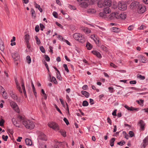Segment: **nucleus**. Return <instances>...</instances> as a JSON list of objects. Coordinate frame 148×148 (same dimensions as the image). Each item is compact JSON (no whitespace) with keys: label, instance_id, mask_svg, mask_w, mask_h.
<instances>
[{"label":"nucleus","instance_id":"19","mask_svg":"<svg viewBox=\"0 0 148 148\" xmlns=\"http://www.w3.org/2000/svg\"><path fill=\"white\" fill-rule=\"evenodd\" d=\"M139 123L140 125V128L142 130H144L145 123L144 121L142 120H140L139 122Z\"/></svg>","mask_w":148,"mask_h":148},{"label":"nucleus","instance_id":"7","mask_svg":"<svg viewBox=\"0 0 148 148\" xmlns=\"http://www.w3.org/2000/svg\"><path fill=\"white\" fill-rule=\"evenodd\" d=\"M146 9L145 6L140 4L138 6V7L137 8V10L138 13H143L145 12Z\"/></svg>","mask_w":148,"mask_h":148},{"label":"nucleus","instance_id":"3","mask_svg":"<svg viewBox=\"0 0 148 148\" xmlns=\"http://www.w3.org/2000/svg\"><path fill=\"white\" fill-rule=\"evenodd\" d=\"M12 56L14 61L17 62L15 63L17 64L20 61V58L18 53L17 51H15L12 53Z\"/></svg>","mask_w":148,"mask_h":148},{"label":"nucleus","instance_id":"46","mask_svg":"<svg viewBox=\"0 0 148 148\" xmlns=\"http://www.w3.org/2000/svg\"><path fill=\"white\" fill-rule=\"evenodd\" d=\"M143 100L142 99H140L139 100H137L136 101V102L140 105H141V104H143Z\"/></svg>","mask_w":148,"mask_h":148},{"label":"nucleus","instance_id":"16","mask_svg":"<svg viewBox=\"0 0 148 148\" xmlns=\"http://www.w3.org/2000/svg\"><path fill=\"white\" fill-rule=\"evenodd\" d=\"M81 30L86 33H89L91 32L90 29L86 27H82Z\"/></svg>","mask_w":148,"mask_h":148},{"label":"nucleus","instance_id":"1","mask_svg":"<svg viewBox=\"0 0 148 148\" xmlns=\"http://www.w3.org/2000/svg\"><path fill=\"white\" fill-rule=\"evenodd\" d=\"M23 125L27 129H33L35 125L34 123L30 120L24 119L22 122Z\"/></svg>","mask_w":148,"mask_h":148},{"label":"nucleus","instance_id":"34","mask_svg":"<svg viewBox=\"0 0 148 148\" xmlns=\"http://www.w3.org/2000/svg\"><path fill=\"white\" fill-rule=\"evenodd\" d=\"M115 140V138H112L111 140H110V145L111 147H112L114 145V142Z\"/></svg>","mask_w":148,"mask_h":148},{"label":"nucleus","instance_id":"35","mask_svg":"<svg viewBox=\"0 0 148 148\" xmlns=\"http://www.w3.org/2000/svg\"><path fill=\"white\" fill-rule=\"evenodd\" d=\"M26 60L27 62L29 64L31 63V60L30 56H28L26 57Z\"/></svg>","mask_w":148,"mask_h":148},{"label":"nucleus","instance_id":"22","mask_svg":"<svg viewBox=\"0 0 148 148\" xmlns=\"http://www.w3.org/2000/svg\"><path fill=\"white\" fill-rule=\"evenodd\" d=\"M81 93L83 95L85 96L86 97L88 98L89 97L90 94L89 93L85 91H82Z\"/></svg>","mask_w":148,"mask_h":148},{"label":"nucleus","instance_id":"43","mask_svg":"<svg viewBox=\"0 0 148 148\" xmlns=\"http://www.w3.org/2000/svg\"><path fill=\"white\" fill-rule=\"evenodd\" d=\"M137 77L138 78L142 80H144L145 78L144 76H142L140 74H138L137 75Z\"/></svg>","mask_w":148,"mask_h":148},{"label":"nucleus","instance_id":"51","mask_svg":"<svg viewBox=\"0 0 148 148\" xmlns=\"http://www.w3.org/2000/svg\"><path fill=\"white\" fill-rule=\"evenodd\" d=\"M110 65L111 66L113 67L114 68H115V69L117 68V66H116V65L114 64H113L112 62H111L110 63Z\"/></svg>","mask_w":148,"mask_h":148},{"label":"nucleus","instance_id":"44","mask_svg":"<svg viewBox=\"0 0 148 148\" xmlns=\"http://www.w3.org/2000/svg\"><path fill=\"white\" fill-rule=\"evenodd\" d=\"M2 138L5 141H6L8 138V137L7 135H3L2 136Z\"/></svg>","mask_w":148,"mask_h":148},{"label":"nucleus","instance_id":"4","mask_svg":"<svg viewBox=\"0 0 148 148\" xmlns=\"http://www.w3.org/2000/svg\"><path fill=\"white\" fill-rule=\"evenodd\" d=\"M118 7L120 10L123 11L127 9V5L123 1H120L118 3Z\"/></svg>","mask_w":148,"mask_h":148},{"label":"nucleus","instance_id":"21","mask_svg":"<svg viewBox=\"0 0 148 148\" xmlns=\"http://www.w3.org/2000/svg\"><path fill=\"white\" fill-rule=\"evenodd\" d=\"M25 142L26 145H31L32 143L31 140L28 138L25 139Z\"/></svg>","mask_w":148,"mask_h":148},{"label":"nucleus","instance_id":"50","mask_svg":"<svg viewBox=\"0 0 148 148\" xmlns=\"http://www.w3.org/2000/svg\"><path fill=\"white\" fill-rule=\"evenodd\" d=\"M40 49L41 51L43 53H45V50L43 46H40Z\"/></svg>","mask_w":148,"mask_h":148},{"label":"nucleus","instance_id":"64","mask_svg":"<svg viewBox=\"0 0 148 148\" xmlns=\"http://www.w3.org/2000/svg\"><path fill=\"white\" fill-rule=\"evenodd\" d=\"M53 16L55 18H57V14L56 12H53Z\"/></svg>","mask_w":148,"mask_h":148},{"label":"nucleus","instance_id":"18","mask_svg":"<svg viewBox=\"0 0 148 148\" xmlns=\"http://www.w3.org/2000/svg\"><path fill=\"white\" fill-rule=\"evenodd\" d=\"M104 12L106 14H108L110 12L111 10L109 7H104L103 8Z\"/></svg>","mask_w":148,"mask_h":148},{"label":"nucleus","instance_id":"30","mask_svg":"<svg viewBox=\"0 0 148 148\" xmlns=\"http://www.w3.org/2000/svg\"><path fill=\"white\" fill-rule=\"evenodd\" d=\"M98 6L99 8L104 7V5L103 2L101 1H99L98 3Z\"/></svg>","mask_w":148,"mask_h":148},{"label":"nucleus","instance_id":"55","mask_svg":"<svg viewBox=\"0 0 148 148\" xmlns=\"http://www.w3.org/2000/svg\"><path fill=\"white\" fill-rule=\"evenodd\" d=\"M40 30L42 31H43V29L45 28V27L44 26V25L42 24H40Z\"/></svg>","mask_w":148,"mask_h":148},{"label":"nucleus","instance_id":"24","mask_svg":"<svg viewBox=\"0 0 148 148\" xmlns=\"http://www.w3.org/2000/svg\"><path fill=\"white\" fill-rule=\"evenodd\" d=\"M111 30L113 32L118 33L119 32V29L116 27H113L111 29Z\"/></svg>","mask_w":148,"mask_h":148},{"label":"nucleus","instance_id":"32","mask_svg":"<svg viewBox=\"0 0 148 148\" xmlns=\"http://www.w3.org/2000/svg\"><path fill=\"white\" fill-rule=\"evenodd\" d=\"M34 38L36 41V44L38 45H39L41 43L40 40L37 36H35Z\"/></svg>","mask_w":148,"mask_h":148},{"label":"nucleus","instance_id":"37","mask_svg":"<svg viewBox=\"0 0 148 148\" xmlns=\"http://www.w3.org/2000/svg\"><path fill=\"white\" fill-rule=\"evenodd\" d=\"M56 75H57V79H58L60 80H61V77L60 75V73L59 71L58 72H57V73H56Z\"/></svg>","mask_w":148,"mask_h":148},{"label":"nucleus","instance_id":"15","mask_svg":"<svg viewBox=\"0 0 148 148\" xmlns=\"http://www.w3.org/2000/svg\"><path fill=\"white\" fill-rule=\"evenodd\" d=\"M103 3L104 7H110L111 5V1L110 0H105Z\"/></svg>","mask_w":148,"mask_h":148},{"label":"nucleus","instance_id":"5","mask_svg":"<svg viewBox=\"0 0 148 148\" xmlns=\"http://www.w3.org/2000/svg\"><path fill=\"white\" fill-rule=\"evenodd\" d=\"M48 125L49 127L56 131H57L59 130L58 125L55 122H52L49 123H48Z\"/></svg>","mask_w":148,"mask_h":148},{"label":"nucleus","instance_id":"6","mask_svg":"<svg viewBox=\"0 0 148 148\" xmlns=\"http://www.w3.org/2000/svg\"><path fill=\"white\" fill-rule=\"evenodd\" d=\"M10 105L11 107L15 111L18 113L19 112V110L18 108V107L16 103L13 101H11L10 102Z\"/></svg>","mask_w":148,"mask_h":148},{"label":"nucleus","instance_id":"45","mask_svg":"<svg viewBox=\"0 0 148 148\" xmlns=\"http://www.w3.org/2000/svg\"><path fill=\"white\" fill-rule=\"evenodd\" d=\"M63 67L64 68L65 70L68 73L69 72V70L68 68V67L67 65L66 64H63Z\"/></svg>","mask_w":148,"mask_h":148},{"label":"nucleus","instance_id":"33","mask_svg":"<svg viewBox=\"0 0 148 148\" xmlns=\"http://www.w3.org/2000/svg\"><path fill=\"white\" fill-rule=\"evenodd\" d=\"M101 49L103 51L107 52L108 51L107 48L104 45H102L101 46Z\"/></svg>","mask_w":148,"mask_h":148},{"label":"nucleus","instance_id":"25","mask_svg":"<svg viewBox=\"0 0 148 148\" xmlns=\"http://www.w3.org/2000/svg\"><path fill=\"white\" fill-rule=\"evenodd\" d=\"M124 107L126 108L127 110H129L130 111H133L134 110H136V108H134L131 107H129L127 105H125L124 106Z\"/></svg>","mask_w":148,"mask_h":148},{"label":"nucleus","instance_id":"17","mask_svg":"<svg viewBox=\"0 0 148 148\" xmlns=\"http://www.w3.org/2000/svg\"><path fill=\"white\" fill-rule=\"evenodd\" d=\"M92 52L93 54L96 55L98 58H101L102 57L101 54L98 51H92Z\"/></svg>","mask_w":148,"mask_h":148},{"label":"nucleus","instance_id":"14","mask_svg":"<svg viewBox=\"0 0 148 148\" xmlns=\"http://www.w3.org/2000/svg\"><path fill=\"white\" fill-rule=\"evenodd\" d=\"M140 4L137 1H134L132 2L130 6L132 8H137L138 7V6Z\"/></svg>","mask_w":148,"mask_h":148},{"label":"nucleus","instance_id":"54","mask_svg":"<svg viewBox=\"0 0 148 148\" xmlns=\"http://www.w3.org/2000/svg\"><path fill=\"white\" fill-rule=\"evenodd\" d=\"M45 60L47 61H49L50 60V58L47 55H45Z\"/></svg>","mask_w":148,"mask_h":148},{"label":"nucleus","instance_id":"8","mask_svg":"<svg viewBox=\"0 0 148 148\" xmlns=\"http://www.w3.org/2000/svg\"><path fill=\"white\" fill-rule=\"evenodd\" d=\"M118 13L117 12H114L111 14L109 16V19L112 20L115 18L118 19L119 17H118Z\"/></svg>","mask_w":148,"mask_h":148},{"label":"nucleus","instance_id":"2","mask_svg":"<svg viewBox=\"0 0 148 148\" xmlns=\"http://www.w3.org/2000/svg\"><path fill=\"white\" fill-rule=\"evenodd\" d=\"M73 38L76 40L81 42H83L85 40L82 34L79 33H75L73 36Z\"/></svg>","mask_w":148,"mask_h":148},{"label":"nucleus","instance_id":"40","mask_svg":"<svg viewBox=\"0 0 148 148\" xmlns=\"http://www.w3.org/2000/svg\"><path fill=\"white\" fill-rule=\"evenodd\" d=\"M123 134L124 136V137L126 138L127 139H128L129 138L128 135L126 133V132L125 131H123Z\"/></svg>","mask_w":148,"mask_h":148},{"label":"nucleus","instance_id":"42","mask_svg":"<svg viewBox=\"0 0 148 148\" xmlns=\"http://www.w3.org/2000/svg\"><path fill=\"white\" fill-rule=\"evenodd\" d=\"M125 144V142L124 140H122L120 142H119L117 143L118 145L120 146H123Z\"/></svg>","mask_w":148,"mask_h":148},{"label":"nucleus","instance_id":"48","mask_svg":"<svg viewBox=\"0 0 148 148\" xmlns=\"http://www.w3.org/2000/svg\"><path fill=\"white\" fill-rule=\"evenodd\" d=\"M60 132L62 135L64 137H65L66 136V132L64 131H60Z\"/></svg>","mask_w":148,"mask_h":148},{"label":"nucleus","instance_id":"13","mask_svg":"<svg viewBox=\"0 0 148 148\" xmlns=\"http://www.w3.org/2000/svg\"><path fill=\"white\" fill-rule=\"evenodd\" d=\"M21 86L22 87V89L23 90V92L24 94V95L25 97H27V95L26 93V91L25 89V87L24 86V80L23 79H21Z\"/></svg>","mask_w":148,"mask_h":148},{"label":"nucleus","instance_id":"27","mask_svg":"<svg viewBox=\"0 0 148 148\" xmlns=\"http://www.w3.org/2000/svg\"><path fill=\"white\" fill-rule=\"evenodd\" d=\"M10 95L11 97L14 100H16L17 99V95L14 94L12 92H11L10 93Z\"/></svg>","mask_w":148,"mask_h":148},{"label":"nucleus","instance_id":"47","mask_svg":"<svg viewBox=\"0 0 148 148\" xmlns=\"http://www.w3.org/2000/svg\"><path fill=\"white\" fill-rule=\"evenodd\" d=\"M129 134L130 135V137H132L134 136V133L132 131H130L129 132Z\"/></svg>","mask_w":148,"mask_h":148},{"label":"nucleus","instance_id":"23","mask_svg":"<svg viewBox=\"0 0 148 148\" xmlns=\"http://www.w3.org/2000/svg\"><path fill=\"white\" fill-rule=\"evenodd\" d=\"M99 16L102 18H107V15L104 12H101L99 13Z\"/></svg>","mask_w":148,"mask_h":148},{"label":"nucleus","instance_id":"11","mask_svg":"<svg viewBox=\"0 0 148 148\" xmlns=\"http://www.w3.org/2000/svg\"><path fill=\"white\" fill-rule=\"evenodd\" d=\"M127 16V14L126 12H122L120 14L118 13V17L119 18L118 19L121 18L122 19H125Z\"/></svg>","mask_w":148,"mask_h":148},{"label":"nucleus","instance_id":"52","mask_svg":"<svg viewBox=\"0 0 148 148\" xmlns=\"http://www.w3.org/2000/svg\"><path fill=\"white\" fill-rule=\"evenodd\" d=\"M63 120L67 125H68L69 124L68 119L64 117L63 119Z\"/></svg>","mask_w":148,"mask_h":148},{"label":"nucleus","instance_id":"31","mask_svg":"<svg viewBox=\"0 0 148 148\" xmlns=\"http://www.w3.org/2000/svg\"><path fill=\"white\" fill-rule=\"evenodd\" d=\"M30 12L32 17H35L36 16V14L34 9L33 8L31 9Z\"/></svg>","mask_w":148,"mask_h":148},{"label":"nucleus","instance_id":"56","mask_svg":"<svg viewBox=\"0 0 148 148\" xmlns=\"http://www.w3.org/2000/svg\"><path fill=\"white\" fill-rule=\"evenodd\" d=\"M134 28V26L133 25H131L130 26L128 27V30H132Z\"/></svg>","mask_w":148,"mask_h":148},{"label":"nucleus","instance_id":"36","mask_svg":"<svg viewBox=\"0 0 148 148\" xmlns=\"http://www.w3.org/2000/svg\"><path fill=\"white\" fill-rule=\"evenodd\" d=\"M51 79V81L53 82L56 84H57L58 83V82H57V81L56 80V78L54 77L53 76H52V77Z\"/></svg>","mask_w":148,"mask_h":148},{"label":"nucleus","instance_id":"59","mask_svg":"<svg viewBox=\"0 0 148 148\" xmlns=\"http://www.w3.org/2000/svg\"><path fill=\"white\" fill-rule=\"evenodd\" d=\"M34 5L35 7L39 9L40 8V5H39L38 4L35 2L34 3Z\"/></svg>","mask_w":148,"mask_h":148},{"label":"nucleus","instance_id":"9","mask_svg":"<svg viewBox=\"0 0 148 148\" xmlns=\"http://www.w3.org/2000/svg\"><path fill=\"white\" fill-rule=\"evenodd\" d=\"M38 139L40 140H47L46 135L41 132H39Z\"/></svg>","mask_w":148,"mask_h":148},{"label":"nucleus","instance_id":"62","mask_svg":"<svg viewBox=\"0 0 148 148\" xmlns=\"http://www.w3.org/2000/svg\"><path fill=\"white\" fill-rule=\"evenodd\" d=\"M130 83L131 84H136V82L135 80L131 81L130 82Z\"/></svg>","mask_w":148,"mask_h":148},{"label":"nucleus","instance_id":"60","mask_svg":"<svg viewBox=\"0 0 148 148\" xmlns=\"http://www.w3.org/2000/svg\"><path fill=\"white\" fill-rule=\"evenodd\" d=\"M107 121L108 123L110 125H112V122L109 117H108Z\"/></svg>","mask_w":148,"mask_h":148},{"label":"nucleus","instance_id":"28","mask_svg":"<svg viewBox=\"0 0 148 148\" xmlns=\"http://www.w3.org/2000/svg\"><path fill=\"white\" fill-rule=\"evenodd\" d=\"M25 40L26 42H29V35L28 34H26L24 36Z\"/></svg>","mask_w":148,"mask_h":148},{"label":"nucleus","instance_id":"49","mask_svg":"<svg viewBox=\"0 0 148 148\" xmlns=\"http://www.w3.org/2000/svg\"><path fill=\"white\" fill-rule=\"evenodd\" d=\"M146 28V27L145 25H142L139 27L138 28V29L139 30H143Z\"/></svg>","mask_w":148,"mask_h":148},{"label":"nucleus","instance_id":"61","mask_svg":"<svg viewBox=\"0 0 148 148\" xmlns=\"http://www.w3.org/2000/svg\"><path fill=\"white\" fill-rule=\"evenodd\" d=\"M26 45H27V48L29 49L31 47L30 45L29 44V42H26Z\"/></svg>","mask_w":148,"mask_h":148},{"label":"nucleus","instance_id":"53","mask_svg":"<svg viewBox=\"0 0 148 148\" xmlns=\"http://www.w3.org/2000/svg\"><path fill=\"white\" fill-rule=\"evenodd\" d=\"M108 89L109 90V91L110 93H113L114 92V88L112 87H109L108 88Z\"/></svg>","mask_w":148,"mask_h":148},{"label":"nucleus","instance_id":"57","mask_svg":"<svg viewBox=\"0 0 148 148\" xmlns=\"http://www.w3.org/2000/svg\"><path fill=\"white\" fill-rule=\"evenodd\" d=\"M35 31L37 32L39 31V27L38 25H36L35 27Z\"/></svg>","mask_w":148,"mask_h":148},{"label":"nucleus","instance_id":"29","mask_svg":"<svg viewBox=\"0 0 148 148\" xmlns=\"http://www.w3.org/2000/svg\"><path fill=\"white\" fill-rule=\"evenodd\" d=\"M86 46L87 47V49L88 50H90L92 47V46L90 43L89 42H87L86 45Z\"/></svg>","mask_w":148,"mask_h":148},{"label":"nucleus","instance_id":"63","mask_svg":"<svg viewBox=\"0 0 148 148\" xmlns=\"http://www.w3.org/2000/svg\"><path fill=\"white\" fill-rule=\"evenodd\" d=\"M90 103L91 104H94V100L92 99H90Z\"/></svg>","mask_w":148,"mask_h":148},{"label":"nucleus","instance_id":"41","mask_svg":"<svg viewBox=\"0 0 148 148\" xmlns=\"http://www.w3.org/2000/svg\"><path fill=\"white\" fill-rule=\"evenodd\" d=\"M140 58L141 60V61L143 63H145V62L146 59L145 57L142 56H141Z\"/></svg>","mask_w":148,"mask_h":148},{"label":"nucleus","instance_id":"12","mask_svg":"<svg viewBox=\"0 0 148 148\" xmlns=\"http://www.w3.org/2000/svg\"><path fill=\"white\" fill-rule=\"evenodd\" d=\"M148 144V136H147L143 140L142 146L145 148Z\"/></svg>","mask_w":148,"mask_h":148},{"label":"nucleus","instance_id":"26","mask_svg":"<svg viewBox=\"0 0 148 148\" xmlns=\"http://www.w3.org/2000/svg\"><path fill=\"white\" fill-rule=\"evenodd\" d=\"M2 89H3V91L2 92L3 97L4 99H6L8 98L7 94L6 92H5V91L4 89L3 88H2Z\"/></svg>","mask_w":148,"mask_h":148},{"label":"nucleus","instance_id":"20","mask_svg":"<svg viewBox=\"0 0 148 148\" xmlns=\"http://www.w3.org/2000/svg\"><path fill=\"white\" fill-rule=\"evenodd\" d=\"M16 84V88L18 90L19 92L21 93H22V91L21 90V88L19 85V84L18 83L17 81H15Z\"/></svg>","mask_w":148,"mask_h":148},{"label":"nucleus","instance_id":"10","mask_svg":"<svg viewBox=\"0 0 148 148\" xmlns=\"http://www.w3.org/2000/svg\"><path fill=\"white\" fill-rule=\"evenodd\" d=\"M90 38L92 39L96 44L99 43V40L98 36L95 35H92L90 36Z\"/></svg>","mask_w":148,"mask_h":148},{"label":"nucleus","instance_id":"58","mask_svg":"<svg viewBox=\"0 0 148 148\" xmlns=\"http://www.w3.org/2000/svg\"><path fill=\"white\" fill-rule=\"evenodd\" d=\"M12 121L13 124L14 125H16V123L17 122V121H15V119L14 118H13L12 119Z\"/></svg>","mask_w":148,"mask_h":148},{"label":"nucleus","instance_id":"39","mask_svg":"<svg viewBox=\"0 0 148 148\" xmlns=\"http://www.w3.org/2000/svg\"><path fill=\"white\" fill-rule=\"evenodd\" d=\"M5 122V121L3 119L1 118L0 119V126H3V125L4 123Z\"/></svg>","mask_w":148,"mask_h":148},{"label":"nucleus","instance_id":"38","mask_svg":"<svg viewBox=\"0 0 148 148\" xmlns=\"http://www.w3.org/2000/svg\"><path fill=\"white\" fill-rule=\"evenodd\" d=\"M88 103L86 101H83L82 105L83 106H88Z\"/></svg>","mask_w":148,"mask_h":148}]
</instances>
